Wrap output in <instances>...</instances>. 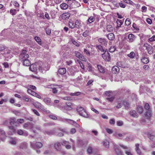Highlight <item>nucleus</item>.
<instances>
[{"instance_id": "nucleus-1", "label": "nucleus", "mask_w": 155, "mask_h": 155, "mask_svg": "<svg viewBox=\"0 0 155 155\" xmlns=\"http://www.w3.org/2000/svg\"><path fill=\"white\" fill-rule=\"evenodd\" d=\"M77 110L79 114L81 116L85 118L88 117V114L87 112L82 107H78Z\"/></svg>"}, {"instance_id": "nucleus-2", "label": "nucleus", "mask_w": 155, "mask_h": 155, "mask_svg": "<svg viewBox=\"0 0 155 155\" xmlns=\"http://www.w3.org/2000/svg\"><path fill=\"white\" fill-rule=\"evenodd\" d=\"M30 143L31 147L34 149L40 148L43 146L42 144L40 142H37L35 143L31 142Z\"/></svg>"}, {"instance_id": "nucleus-3", "label": "nucleus", "mask_w": 155, "mask_h": 155, "mask_svg": "<svg viewBox=\"0 0 155 155\" xmlns=\"http://www.w3.org/2000/svg\"><path fill=\"white\" fill-rule=\"evenodd\" d=\"M50 67L47 64L45 65V66H39L38 68V70L40 72L44 73H45L46 71H48L49 70Z\"/></svg>"}, {"instance_id": "nucleus-4", "label": "nucleus", "mask_w": 155, "mask_h": 155, "mask_svg": "<svg viewBox=\"0 0 155 155\" xmlns=\"http://www.w3.org/2000/svg\"><path fill=\"white\" fill-rule=\"evenodd\" d=\"M74 54L76 57L82 61H85L86 60L83 55L78 51H74Z\"/></svg>"}, {"instance_id": "nucleus-5", "label": "nucleus", "mask_w": 155, "mask_h": 155, "mask_svg": "<svg viewBox=\"0 0 155 155\" xmlns=\"http://www.w3.org/2000/svg\"><path fill=\"white\" fill-rule=\"evenodd\" d=\"M143 46L146 47L148 53L150 54H152L153 52V48L150 45L147 43L144 44Z\"/></svg>"}, {"instance_id": "nucleus-6", "label": "nucleus", "mask_w": 155, "mask_h": 155, "mask_svg": "<svg viewBox=\"0 0 155 155\" xmlns=\"http://www.w3.org/2000/svg\"><path fill=\"white\" fill-rule=\"evenodd\" d=\"M102 57L103 59L107 61H109L111 59L110 56V54L107 52V53L106 51L102 55Z\"/></svg>"}, {"instance_id": "nucleus-7", "label": "nucleus", "mask_w": 155, "mask_h": 155, "mask_svg": "<svg viewBox=\"0 0 155 155\" xmlns=\"http://www.w3.org/2000/svg\"><path fill=\"white\" fill-rule=\"evenodd\" d=\"M128 41L129 42L132 43L135 41L136 38V36L134 34H130L128 35Z\"/></svg>"}, {"instance_id": "nucleus-8", "label": "nucleus", "mask_w": 155, "mask_h": 155, "mask_svg": "<svg viewBox=\"0 0 155 155\" xmlns=\"http://www.w3.org/2000/svg\"><path fill=\"white\" fill-rule=\"evenodd\" d=\"M34 125L33 124H28L27 123H25L24 125V127L25 128H27V129L30 128L31 129L34 133H35V130L34 129L33 127Z\"/></svg>"}, {"instance_id": "nucleus-9", "label": "nucleus", "mask_w": 155, "mask_h": 155, "mask_svg": "<svg viewBox=\"0 0 155 155\" xmlns=\"http://www.w3.org/2000/svg\"><path fill=\"white\" fill-rule=\"evenodd\" d=\"M58 8H56L55 9L51 10L50 11V14L52 18H54L56 17L58 12Z\"/></svg>"}, {"instance_id": "nucleus-10", "label": "nucleus", "mask_w": 155, "mask_h": 155, "mask_svg": "<svg viewBox=\"0 0 155 155\" xmlns=\"http://www.w3.org/2000/svg\"><path fill=\"white\" fill-rule=\"evenodd\" d=\"M35 107L38 108L42 110L44 109V107L41 103L38 102H36L34 104Z\"/></svg>"}, {"instance_id": "nucleus-11", "label": "nucleus", "mask_w": 155, "mask_h": 155, "mask_svg": "<svg viewBox=\"0 0 155 155\" xmlns=\"http://www.w3.org/2000/svg\"><path fill=\"white\" fill-rule=\"evenodd\" d=\"M127 134L126 133H124L123 134H121L117 132H115L113 134V135L117 138L121 139L122 136Z\"/></svg>"}, {"instance_id": "nucleus-12", "label": "nucleus", "mask_w": 155, "mask_h": 155, "mask_svg": "<svg viewBox=\"0 0 155 155\" xmlns=\"http://www.w3.org/2000/svg\"><path fill=\"white\" fill-rule=\"evenodd\" d=\"M38 67L35 64H32L30 67L29 69L30 71L33 72H36L38 70Z\"/></svg>"}, {"instance_id": "nucleus-13", "label": "nucleus", "mask_w": 155, "mask_h": 155, "mask_svg": "<svg viewBox=\"0 0 155 155\" xmlns=\"http://www.w3.org/2000/svg\"><path fill=\"white\" fill-rule=\"evenodd\" d=\"M70 15L68 12L62 14L61 15V17L62 19L66 20L69 18Z\"/></svg>"}, {"instance_id": "nucleus-14", "label": "nucleus", "mask_w": 155, "mask_h": 155, "mask_svg": "<svg viewBox=\"0 0 155 155\" xmlns=\"http://www.w3.org/2000/svg\"><path fill=\"white\" fill-rule=\"evenodd\" d=\"M56 130L55 129H53L52 130L50 131L46 130L44 132L45 134H47L48 135H51L54 134H55Z\"/></svg>"}, {"instance_id": "nucleus-15", "label": "nucleus", "mask_w": 155, "mask_h": 155, "mask_svg": "<svg viewBox=\"0 0 155 155\" xmlns=\"http://www.w3.org/2000/svg\"><path fill=\"white\" fill-rule=\"evenodd\" d=\"M54 147L57 151H60L61 149V146L60 143L57 142L54 144Z\"/></svg>"}, {"instance_id": "nucleus-16", "label": "nucleus", "mask_w": 155, "mask_h": 155, "mask_svg": "<svg viewBox=\"0 0 155 155\" xmlns=\"http://www.w3.org/2000/svg\"><path fill=\"white\" fill-rule=\"evenodd\" d=\"M119 67L116 66H114L112 68V72L115 74H116L119 71Z\"/></svg>"}, {"instance_id": "nucleus-17", "label": "nucleus", "mask_w": 155, "mask_h": 155, "mask_svg": "<svg viewBox=\"0 0 155 155\" xmlns=\"http://www.w3.org/2000/svg\"><path fill=\"white\" fill-rule=\"evenodd\" d=\"M74 67H72L69 68V75L71 76H74L76 73V71L74 70Z\"/></svg>"}, {"instance_id": "nucleus-18", "label": "nucleus", "mask_w": 155, "mask_h": 155, "mask_svg": "<svg viewBox=\"0 0 155 155\" xmlns=\"http://www.w3.org/2000/svg\"><path fill=\"white\" fill-rule=\"evenodd\" d=\"M72 6L74 7V8L78 7L80 6V4L78 2L75 0H73L72 2H70Z\"/></svg>"}, {"instance_id": "nucleus-19", "label": "nucleus", "mask_w": 155, "mask_h": 155, "mask_svg": "<svg viewBox=\"0 0 155 155\" xmlns=\"http://www.w3.org/2000/svg\"><path fill=\"white\" fill-rule=\"evenodd\" d=\"M99 43L101 44L106 45L107 44V41L106 40L103 38H100L98 39Z\"/></svg>"}, {"instance_id": "nucleus-20", "label": "nucleus", "mask_w": 155, "mask_h": 155, "mask_svg": "<svg viewBox=\"0 0 155 155\" xmlns=\"http://www.w3.org/2000/svg\"><path fill=\"white\" fill-rule=\"evenodd\" d=\"M106 37L110 40L113 41L115 38L114 35L113 33H110L106 35Z\"/></svg>"}, {"instance_id": "nucleus-21", "label": "nucleus", "mask_w": 155, "mask_h": 155, "mask_svg": "<svg viewBox=\"0 0 155 155\" xmlns=\"http://www.w3.org/2000/svg\"><path fill=\"white\" fill-rule=\"evenodd\" d=\"M130 114L131 116L133 117L137 118L138 115L136 112L134 110H132L130 111Z\"/></svg>"}, {"instance_id": "nucleus-22", "label": "nucleus", "mask_w": 155, "mask_h": 155, "mask_svg": "<svg viewBox=\"0 0 155 155\" xmlns=\"http://www.w3.org/2000/svg\"><path fill=\"white\" fill-rule=\"evenodd\" d=\"M17 133L20 135H23L25 136H27L28 133L26 132H24L23 130L20 129L17 131Z\"/></svg>"}, {"instance_id": "nucleus-23", "label": "nucleus", "mask_w": 155, "mask_h": 155, "mask_svg": "<svg viewBox=\"0 0 155 155\" xmlns=\"http://www.w3.org/2000/svg\"><path fill=\"white\" fill-rule=\"evenodd\" d=\"M58 72L61 75H64L66 72V69L65 68H59L58 69Z\"/></svg>"}, {"instance_id": "nucleus-24", "label": "nucleus", "mask_w": 155, "mask_h": 155, "mask_svg": "<svg viewBox=\"0 0 155 155\" xmlns=\"http://www.w3.org/2000/svg\"><path fill=\"white\" fill-rule=\"evenodd\" d=\"M19 57L22 61L27 59L29 57V55L28 54H20Z\"/></svg>"}, {"instance_id": "nucleus-25", "label": "nucleus", "mask_w": 155, "mask_h": 155, "mask_svg": "<svg viewBox=\"0 0 155 155\" xmlns=\"http://www.w3.org/2000/svg\"><path fill=\"white\" fill-rule=\"evenodd\" d=\"M141 61L145 64H148L149 61V58L146 57H144L142 58L141 59Z\"/></svg>"}, {"instance_id": "nucleus-26", "label": "nucleus", "mask_w": 155, "mask_h": 155, "mask_svg": "<svg viewBox=\"0 0 155 155\" xmlns=\"http://www.w3.org/2000/svg\"><path fill=\"white\" fill-rule=\"evenodd\" d=\"M117 65L118 67H119L121 68H125L126 67L124 63L121 61L117 62Z\"/></svg>"}, {"instance_id": "nucleus-27", "label": "nucleus", "mask_w": 155, "mask_h": 155, "mask_svg": "<svg viewBox=\"0 0 155 155\" xmlns=\"http://www.w3.org/2000/svg\"><path fill=\"white\" fill-rule=\"evenodd\" d=\"M115 151L117 155H123V153L121 150L117 147L115 146Z\"/></svg>"}, {"instance_id": "nucleus-28", "label": "nucleus", "mask_w": 155, "mask_h": 155, "mask_svg": "<svg viewBox=\"0 0 155 155\" xmlns=\"http://www.w3.org/2000/svg\"><path fill=\"white\" fill-rule=\"evenodd\" d=\"M95 18L93 16H90L87 21V24H89L94 21Z\"/></svg>"}, {"instance_id": "nucleus-29", "label": "nucleus", "mask_w": 155, "mask_h": 155, "mask_svg": "<svg viewBox=\"0 0 155 155\" xmlns=\"http://www.w3.org/2000/svg\"><path fill=\"white\" fill-rule=\"evenodd\" d=\"M5 131L2 129H0V138H5L6 137Z\"/></svg>"}, {"instance_id": "nucleus-30", "label": "nucleus", "mask_w": 155, "mask_h": 155, "mask_svg": "<svg viewBox=\"0 0 155 155\" xmlns=\"http://www.w3.org/2000/svg\"><path fill=\"white\" fill-rule=\"evenodd\" d=\"M137 110L139 113L142 114L143 112V109L142 106H138L137 107Z\"/></svg>"}, {"instance_id": "nucleus-31", "label": "nucleus", "mask_w": 155, "mask_h": 155, "mask_svg": "<svg viewBox=\"0 0 155 155\" xmlns=\"http://www.w3.org/2000/svg\"><path fill=\"white\" fill-rule=\"evenodd\" d=\"M117 25L116 28L117 29H118L121 27V25L123 24V22H122L121 20L118 19L117 21Z\"/></svg>"}, {"instance_id": "nucleus-32", "label": "nucleus", "mask_w": 155, "mask_h": 155, "mask_svg": "<svg viewBox=\"0 0 155 155\" xmlns=\"http://www.w3.org/2000/svg\"><path fill=\"white\" fill-rule=\"evenodd\" d=\"M23 61V64L25 66H29L31 64L30 61L28 59L24 60Z\"/></svg>"}, {"instance_id": "nucleus-33", "label": "nucleus", "mask_w": 155, "mask_h": 155, "mask_svg": "<svg viewBox=\"0 0 155 155\" xmlns=\"http://www.w3.org/2000/svg\"><path fill=\"white\" fill-rule=\"evenodd\" d=\"M147 110L146 112L145 116L146 118H149L151 116V110Z\"/></svg>"}, {"instance_id": "nucleus-34", "label": "nucleus", "mask_w": 155, "mask_h": 155, "mask_svg": "<svg viewBox=\"0 0 155 155\" xmlns=\"http://www.w3.org/2000/svg\"><path fill=\"white\" fill-rule=\"evenodd\" d=\"M134 139V137L133 135H130L129 136H127L126 138V140L128 141H132Z\"/></svg>"}, {"instance_id": "nucleus-35", "label": "nucleus", "mask_w": 155, "mask_h": 155, "mask_svg": "<svg viewBox=\"0 0 155 155\" xmlns=\"http://www.w3.org/2000/svg\"><path fill=\"white\" fill-rule=\"evenodd\" d=\"M114 29V28L113 27L110 25H108L107 26V30L109 32L112 31Z\"/></svg>"}, {"instance_id": "nucleus-36", "label": "nucleus", "mask_w": 155, "mask_h": 155, "mask_svg": "<svg viewBox=\"0 0 155 155\" xmlns=\"http://www.w3.org/2000/svg\"><path fill=\"white\" fill-rule=\"evenodd\" d=\"M75 24L76 26V28L78 29L81 26V24L80 21L78 20H76L75 22Z\"/></svg>"}, {"instance_id": "nucleus-37", "label": "nucleus", "mask_w": 155, "mask_h": 155, "mask_svg": "<svg viewBox=\"0 0 155 155\" xmlns=\"http://www.w3.org/2000/svg\"><path fill=\"white\" fill-rule=\"evenodd\" d=\"M97 67L99 71L100 72L104 73L105 72V70L104 68L101 66L100 65H97Z\"/></svg>"}, {"instance_id": "nucleus-38", "label": "nucleus", "mask_w": 155, "mask_h": 155, "mask_svg": "<svg viewBox=\"0 0 155 155\" xmlns=\"http://www.w3.org/2000/svg\"><path fill=\"white\" fill-rule=\"evenodd\" d=\"M60 6L61 8L63 10H65L68 8V5L66 3H62L60 5Z\"/></svg>"}, {"instance_id": "nucleus-39", "label": "nucleus", "mask_w": 155, "mask_h": 155, "mask_svg": "<svg viewBox=\"0 0 155 155\" xmlns=\"http://www.w3.org/2000/svg\"><path fill=\"white\" fill-rule=\"evenodd\" d=\"M68 24L69 28L71 29L76 28L75 23L74 22L70 21L69 22Z\"/></svg>"}, {"instance_id": "nucleus-40", "label": "nucleus", "mask_w": 155, "mask_h": 155, "mask_svg": "<svg viewBox=\"0 0 155 155\" xmlns=\"http://www.w3.org/2000/svg\"><path fill=\"white\" fill-rule=\"evenodd\" d=\"M27 147V144L26 142H23L20 144V148L22 149L26 148Z\"/></svg>"}, {"instance_id": "nucleus-41", "label": "nucleus", "mask_w": 155, "mask_h": 155, "mask_svg": "<svg viewBox=\"0 0 155 155\" xmlns=\"http://www.w3.org/2000/svg\"><path fill=\"white\" fill-rule=\"evenodd\" d=\"M35 39L36 41L40 45H41V41L40 38L38 37H35Z\"/></svg>"}, {"instance_id": "nucleus-42", "label": "nucleus", "mask_w": 155, "mask_h": 155, "mask_svg": "<svg viewBox=\"0 0 155 155\" xmlns=\"http://www.w3.org/2000/svg\"><path fill=\"white\" fill-rule=\"evenodd\" d=\"M43 101L46 104H49L51 103V99L50 98L46 97V98H45L43 99Z\"/></svg>"}, {"instance_id": "nucleus-43", "label": "nucleus", "mask_w": 155, "mask_h": 155, "mask_svg": "<svg viewBox=\"0 0 155 155\" xmlns=\"http://www.w3.org/2000/svg\"><path fill=\"white\" fill-rule=\"evenodd\" d=\"M132 27L135 30H136V32H138L139 31V29L138 26H137L136 24L134 23L132 25Z\"/></svg>"}, {"instance_id": "nucleus-44", "label": "nucleus", "mask_w": 155, "mask_h": 155, "mask_svg": "<svg viewBox=\"0 0 155 155\" xmlns=\"http://www.w3.org/2000/svg\"><path fill=\"white\" fill-rule=\"evenodd\" d=\"M76 63H78L80 64V67L82 69H84V65L82 62H81L79 60H78L77 61H76Z\"/></svg>"}, {"instance_id": "nucleus-45", "label": "nucleus", "mask_w": 155, "mask_h": 155, "mask_svg": "<svg viewBox=\"0 0 155 155\" xmlns=\"http://www.w3.org/2000/svg\"><path fill=\"white\" fill-rule=\"evenodd\" d=\"M22 98L23 100L27 102H30L31 101V100L30 98L26 96L23 97Z\"/></svg>"}, {"instance_id": "nucleus-46", "label": "nucleus", "mask_w": 155, "mask_h": 155, "mask_svg": "<svg viewBox=\"0 0 155 155\" xmlns=\"http://www.w3.org/2000/svg\"><path fill=\"white\" fill-rule=\"evenodd\" d=\"M135 54L133 52H131L130 54H127V56L131 58H134Z\"/></svg>"}, {"instance_id": "nucleus-47", "label": "nucleus", "mask_w": 155, "mask_h": 155, "mask_svg": "<svg viewBox=\"0 0 155 155\" xmlns=\"http://www.w3.org/2000/svg\"><path fill=\"white\" fill-rule=\"evenodd\" d=\"M123 104L125 107L126 109H127L129 106V103L127 101H124L122 102Z\"/></svg>"}, {"instance_id": "nucleus-48", "label": "nucleus", "mask_w": 155, "mask_h": 155, "mask_svg": "<svg viewBox=\"0 0 155 155\" xmlns=\"http://www.w3.org/2000/svg\"><path fill=\"white\" fill-rule=\"evenodd\" d=\"M131 21L130 19L127 18L126 19L125 24L127 26H129L131 24Z\"/></svg>"}, {"instance_id": "nucleus-49", "label": "nucleus", "mask_w": 155, "mask_h": 155, "mask_svg": "<svg viewBox=\"0 0 155 155\" xmlns=\"http://www.w3.org/2000/svg\"><path fill=\"white\" fill-rule=\"evenodd\" d=\"M116 49V48L115 46H111L109 49V51L110 52H114Z\"/></svg>"}, {"instance_id": "nucleus-50", "label": "nucleus", "mask_w": 155, "mask_h": 155, "mask_svg": "<svg viewBox=\"0 0 155 155\" xmlns=\"http://www.w3.org/2000/svg\"><path fill=\"white\" fill-rule=\"evenodd\" d=\"M61 143L63 146H65L67 144H69V143L68 142L65 140H62L61 142Z\"/></svg>"}, {"instance_id": "nucleus-51", "label": "nucleus", "mask_w": 155, "mask_h": 155, "mask_svg": "<svg viewBox=\"0 0 155 155\" xmlns=\"http://www.w3.org/2000/svg\"><path fill=\"white\" fill-rule=\"evenodd\" d=\"M155 41V35H153L151 38H149L147 41L148 42H151Z\"/></svg>"}, {"instance_id": "nucleus-52", "label": "nucleus", "mask_w": 155, "mask_h": 155, "mask_svg": "<svg viewBox=\"0 0 155 155\" xmlns=\"http://www.w3.org/2000/svg\"><path fill=\"white\" fill-rule=\"evenodd\" d=\"M17 13V10L16 9H11L10 10V13L12 15H14Z\"/></svg>"}, {"instance_id": "nucleus-53", "label": "nucleus", "mask_w": 155, "mask_h": 155, "mask_svg": "<svg viewBox=\"0 0 155 155\" xmlns=\"http://www.w3.org/2000/svg\"><path fill=\"white\" fill-rule=\"evenodd\" d=\"M81 94V93L80 92H76L74 93H71L70 94V95L71 96H78Z\"/></svg>"}, {"instance_id": "nucleus-54", "label": "nucleus", "mask_w": 155, "mask_h": 155, "mask_svg": "<svg viewBox=\"0 0 155 155\" xmlns=\"http://www.w3.org/2000/svg\"><path fill=\"white\" fill-rule=\"evenodd\" d=\"M97 48L102 52H104V50L103 49V47L101 45L97 46Z\"/></svg>"}, {"instance_id": "nucleus-55", "label": "nucleus", "mask_w": 155, "mask_h": 155, "mask_svg": "<svg viewBox=\"0 0 155 155\" xmlns=\"http://www.w3.org/2000/svg\"><path fill=\"white\" fill-rule=\"evenodd\" d=\"M125 3L129 4L131 5H133L134 4V3L132 1L130 0H122Z\"/></svg>"}, {"instance_id": "nucleus-56", "label": "nucleus", "mask_w": 155, "mask_h": 155, "mask_svg": "<svg viewBox=\"0 0 155 155\" xmlns=\"http://www.w3.org/2000/svg\"><path fill=\"white\" fill-rule=\"evenodd\" d=\"M149 137L151 140L155 141V136L150 134L149 136Z\"/></svg>"}, {"instance_id": "nucleus-57", "label": "nucleus", "mask_w": 155, "mask_h": 155, "mask_svg": "<svg viewBox=\"0 0 155 155\" xmlns=\"http://www.w3.org/2000/svg\"><path fill=\"white\" fill-rule=\"evenodd\" d=\"M103 145L107 148L109 147V142L107 140L104 141Z\"/></svg>"}, {"instance_id": "nucleus-58", "label": "nucleus", "mask_w": 155, "mask_h": 155, "mask_svg": "<svg viewBox=\"0 0 155 155\" xmlns=\"http://www.w3.org/2000/svg\"><path fill=\"white\" fill-rule=\"evenodd\" d=\"M71 41L72 43L76 47H78L80 46L79 44L77 42H76L74 39H72Z\"/></svg>"}, {"instance_id": "nucleus-59", "label": "nucleus", "mask_w": 155, "mask_h": 155, "mask_svg": "<svg viewBox=\"0 0 155 155\" xmlns=\"http://www.w3.org/2000/svg\"><path fill=\"white\" fill-rule=\"evenodd\" d=\"M145 109L147 110H150L149 104L147 103H145L144 105Z\"/></svg>"}, {"instance_id": "nucleus-60", "label": "nucleus", "mask_w": 155, "mask_h": 155, "mask_svg": "<svg viewBox=\"0 0 155 155\" xmlns=\"http://www.w3.org/2000/svg\"><path fill=\"white\" fill-rule=\"evenodd\" d=\"M60 130L63 132L64 133L67 134L68 133V132L66 128H59Z\"/></svg>"}, {"instance_id": "nucleus-61", "label": "nucleus", "mask_w": 155, "mask_h": 155, "mask_svg": "<svg viewBox=\"0 0 155 155\" xmlns=\"http://www.w3.org/2000/svg\"><path fill=\"white\" fill-rule=\"evenodd\" d=\"M49 117L51 118L54 120H56L57 118L56 115L54 114L50 115Z\"/></svg>"}, {"instance_id": "nucleus-62", "label": "nucleus", "mask_w": 155, "mask_h": 155, "mask_svg": "<svg viewBox=\"0 0 155 155\" xmlns=\"http://www.w3.org/2000/svg\"><path fill=\"white\" fill-rule=\"evenodd\" d=\"M117 7H119V6L121 8H124L126 6L122 3H120L119 4H117Z\"/></svg>"}, {"instance_id": "nucleus-63", "label": "nucleus", "mask_w": 155, "mask_h": 155, "mask_svg": "<svg viewBox=\"0 0 155 155\" xmlns=\"http://www.w3.org/2000/svg\"><path fill=\"white\" fill-rule=\"evenodd\" d=\"M107 132L109 134H111L113 133V130L107 128L106 129Z\"/></svg>"}, {"instance_id": "nucleus-64", "label": "nucleus", "mask_w": 155, "mask_h": 155, "mask_svg": "<svg viewBox=\"0 0 155 155\" xmlns=\"http://www.w3.org/2000/svg\"><path fill=\"white\" fill-rule=\"evenodd\" d=\"M9 129L10 130V131L12 132H15V129L14 127L13 126H10L9 127Z\"/></svg>"}]
</instances>
